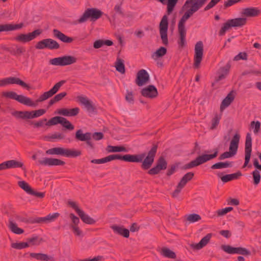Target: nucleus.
<instances>
[{
	"label": "nucleus",
	"mask_w": 261,
	"mask_h": 261,
	"mask_svg": "<svg viewBox=\"0 0 261 261\" xmlns=\"http://www.w3.org/2000/svg\"><path fill=\"white\" fill-rule=\"evenodd\" d=\"M62 117L56 116L51 118L48 122H46V125L48 126L55 125L57 124H60Z\"/></svg>",
	"instance_id": "obj_51"
},
{
	"label": "nucleus",
	"mask_w": 261,
	"mask_h": 261,
	"mask_svg": "<svg viewBox=\"0 0 261 261\" xmlns=\"http://www.w3.org/2000/svg\"><path fill=\"white\" fill-rule=\"evenodd\" d=\"M222 173H219L217 174V176L221 178L222 182L226 183L228 181L239 178V177L242 175V174L241 171H238L237 172L234 173L226 174L223 176H222Z\"/></svg>",
	"instance_id": "obj_24"
},
{
	"label": "nucleus",
	"mask_w": 261,
	"mask_h": 261,
	"mask_svg": "<svg viewBox=\"0 0 261 261\" xmlns=\"http://www.w3.org/2000/svg\"><path fill=\"white\" fill-rule=\"evenodd\" d=\"M75 138L76 140L80 141H85L87 140H91V133L87 132L85 134H83L82 129H78L75 133Z\"/></svg>",
	"instance_id": "obj_31"
},
{
	"label": "nucleus",
	"mask_w": 261,
	"mask_h": 261,
	"mask_svg": "<svg viewBox=\"0 0 261 261\" xmlns=\"http://www.w3.org/2000/svg\"><path fill=\"white\" fill-rule=\"evenodd\" d=\"M77 59L71 56H64L50 59L49 63L55 66H65L76 62Z\"/></svg>",
	"instance_id": "obj_7"
},
{
	"label": "nucleus",
	"mask_w": 261,
	"mask_h": 261,
	"mask_svg": "<svg viewBox=\"0 0 261 261\" xmlns=\"http://www.w3.org/2000/svg\"><path fill=\"white\" fill-rule=\"evenodd\" d=\"M221 118V115L216 114L214 117L211 121L212 125L210 129L212 130L215 129L217 128V126L219 124L220 120Z\"/></svg>",
	"instance_id": "obj_48"
},
{
	"label": "nucleus",
	"mask_w": 261,
	"mask_h": 261,
	"mask_svg": "<svg viewBox=\"0 0 261 261\" xmlns=\"http://www.w3.org/2000/svg\"><path fill=\"white\" fill-rule=\"evenodd\" d=\"M253 179V184L255 185H258L260 180V175L259 172L257 170H255L252 173Z\"/></svg>",
	"instance_id": "obj_54"
},
{
	"label": "nucleus",
	"mask_w": 261,
	"mask_h": 261,
	"mask_svg": "<svg viewBox=\"0 0 261 261\" xmlns=\"http://www.w3.org/2000/svg\"><path fill=\"white\" fill-rule=\"evenodd\" d=\"M23 27V23H20L16 24H0V32L4 31H10L16 30L22 28Z\"/></svg>",
	"instance_id": "obj_30"
},
{
	"label": "nucleus",
	"mask_w": 261,
	"mask_h": 261,
	"mask_svg": "<svg viewBox=\"0 0 261 261\" xmlns=\"http://www.w3.org/2000/svg\"><path fill=\"white\" fill-rule=\"evenodd\" d=\"M187 20L184 16H182L178 24V31H186L185 23Z\"/></svg>",
	"instance_id": "obj_57"
},
{
	"label": "nucleus",
	"mask_w": 261,
	"mask_h": 261,
	"mask_svg": "<svg viewBox=\"0 0 261 261\" xmlns=\"http://www.w3.org/2000/svg\"><path fill=\"white\" fill-rule=\"evenodd\" d=\"M212 233H207L205 237H204L198 243L196 244H194L192 245V247L194 249L196 250H199L202 248L203 247L206 246L207 244L210 241L211 238H212Z\"/></svg>",
	"instance_id": "obj_29"
},
{
	"label": "nucleus",
	"mask_w": 261,
	"mask_h": 261,
	"mask_svg": "<svg viewBox=\"0 0 261 261\" xmlns=\"http://www.w3.org/2000/svg\"><path fill=\"white\" fill-rule=\"evenodd\" d=\"M3 95L7 98L16 100L20 103L27 106L34 107L36 106V104L34 103L31 98L23 95H18L16 92L13 91L4 92Z\"/></svg>",
	"instance_id": "obj_6"
},
{
	"label": "nucleus",
	"mask_w": 261,
	"mask_h": 261,
	"mask_svg": "<svg viewBox=\"0 0 261 261\" xmlns=\"http://www.w3.org/2000/svg\"><path fill=\"white\" fill-rule=\"evenodd\" d=\"M103 13L101 10L97 8H88L77 20V22L79 23H82L86 22L89 19L91 21H95L102 16Z\"/></svg>",
	"instance_id": "obj_3"
},
{
	"label": "nucleus",
	"mask_w": 261,
	"mask_h": 261,
	"mask_svg": "<svg viewBox=\"0 0 261 261\" xmlns=\"http://www.w3.org/2000/svg\"><path fill=\"white\" fill-rule=\"evenodd\" d=\"M27 240L29 245L36 246L39 245L41 244V243L43 241L42 238H39L38 236H37L28 238Z\"/></svg>",
	"instance_id": "obj_44"
},
{
	"label": "nucleus",
	"mask_w": 261,
	"mask_h": 261,
	"mask_svg": "<svg viewBox=\"0 0 261 261\" xmlns=\"http://www.w3.org/2000/svg\"><path fill=\"white\" fill-rule=\"evenodd\" d=\"M222 249L225 252L229 254H238L244 256H249L251 255V252L245 248L239 247H233L230 245H222Z\"/></svg>",
	"instance_id": "obj_12"
},
{
	"label": "nucleus",
	"mask_w": 261,
	"mask_h": 261,
	"mask_svg": "<svg viewBox=\"0 0 261 261\" xmlns=\"http://www.w3.org/2000/svg\"><path fill=\"white\" fill-rule=\"evenodd\" d=\"M60 124L67 129L71 130L74 129V126L65 118L62 117Z\"/></svg>",
	"instance_id": "obj_53"
},
{
	"label": "nucleus",
	"mask_w": 261,
	"mask_h": 261,
	"mask_svg": "<svg viewBox=\"0 0 261 261\" xmlns=\"http://www.w3.org/2000/svg\"><path fill=\"white\" fill-rule=\"evenodd\" d=\"M17 84L27 90L30 89L28 84L18 77H9L0 80V87H4L8 84Z\"/></svg>",
	"instance_id": "obj_14"
},
{
	"label": "nucleus",
	"mask_w": 261,
	"mask_h": 261,
	"mask_svg": "<svg viewBox=\"0 0 261 261\" xmlns=\"http://www.w3.org/2000/svg\"><path fill=\"white\" fill-rule=\"evenodd\" d=\"M9 228L12 232L15 234H20L24 232V230L17 227L16 223L14 222L12 218L9 219Z\"/></svg>",
	"instance_id": "obj_33"
},
{
	"label": "nucleus",
	"mask_w": 261,
	"mask_h": 261,
	"mask_svg": "<svg viewBox=\"0 0 261 261\" xmlns=\"http://www.w3.org/2000/svg\"><path fill=\"white\" fill-rule=\"evenodd\" d=\"M78 215L81 218L83 222L86 224H94L96 222L95 220L86 214L83 210L78 214Z\"/></svg>",
	"instance_id": "obj_34"
},
{
	"label": "nucleus",
	"mask_w": 261,
	"mask_h": 261,
	"mask_svg": "<svg viewBox=\"0 0 261 261\" xmlns=\"http://www.w3.org/2000/svg\"><path fill=\"white\" fill-rule=\"evenodd\" d=\"M203 54V45L202 41H199L196 43L195 46V54L194 57V67L195 68L199 67L200 63L202 60Z\"/></svg>",
	"instance_id": "obj_11"
},
{
	"label": "nucleus",
	"mask_w": 261,
	"mask_h": 261,
	"mask_svg": "<svg viewBox=\"0 0 261 261\" xmlns=\"http://www.w3.org/2000/svg\"><path fill=\"white\" fill-rule=\"evenodd\" d=\"M115 67L116 70L120 73L122 74L125 73V66L122 59L119 58L117 59Z\"/></svg>",
	"instance_id": "obj_46"
},
{
	"label": "nucleus",
	"mask_w": 261,
	"mask_h": 261,
	"mask_svg": "<svg viewBox=\"0 0 261 261\" xmlns=\"http://www.w3.org/2000/svg\"><path fill=\"white\" fill-rule=\"evenodd\" d=\"M114 232L117 234L123 236L124 238H128L129 236V231L128 229L124 228L123 226H118L113 225L110 227Z\"/></svg>",
	"instance_id": "obj_25"
},
{
	"label": "nucleus",
	"mask_w": 261,
	"mask_h": 261,
	"mask_svg": "<svg viewBox=\"0 0 261 261\" xmlns=\"http://www.w3.org/2000/svg\"><path fill=\"white\" fill-rule=\"evenodd\" d=\"M30 246L28 242H19V243H13L11 244V247L13 248L16 249H22L23 248H27Z\"/></svg>",
	"instance_id": "obj_50"
},
{
	"label": "nucleus",
	"mask_w": 261,
	"mask_h": 261,
	"mask_svg": "<svg viewBox=\"0 0 261 261\" xmlns=\"http://www.w3.org/2000/svg\"><path fill=\"white\" fill-rule=\"evenodd\" d=\"M201 219L200 216L196 214H192L187 216V220L190 223H194L200 220Z\"/></svg>",
	"instance_id": "obj_52"
},
{
	"label": "nucleus",
	"mask_w": 261,
	"mask_h": 261,
	"mask_svg": "<svg viewBox=\"0 0 261 261\" xmlns=\"http://www.w3.org/2000/svg\"><path fill=\"white\" fill-rule=\"evenodd\" d=\"M167 49L165 47H160L152 54L151 57L154 60H156V59L162 57L165 55L167 53Z\"/></svg>",
	"instance_id": "obj_40"
},
{
	"label": "nucleus",
	"mask_w": 261,
	"mask_h": 261,
	"mask_svg": "<svg viewBox=\"0 0 261 261\" xmlns=\"http://www.w3.org/2000/svg\"><path fill=\"white\" fill-rule=\"evenodd\" d=\"M232 162L228 161H226L225 162H220L213 164L211 167V168L212 169H219L231 167L232 166Z\"/></svg>",
	"instance_id": "obj_38"
},
{
	"label": "nucleus",
	"mask_w": 261,
	"mask_h": 261,
	"mask_svg": "<svg viewBox=\"0 0 261 261\" xmlns=\"http://www.w3.org/2000/svg\"><path fill=\"white\" fill-rule=\"evenodd\" d=\"M240 139V135L236 133L230 141L229 150V151H226L222 153L219 156V160H223L225 159L229 158L234 155L237 152L239 147V143Z\"/></svg>",
	"instance_id": "obj_4"
},
{
	"label": "nucleus",
	"mask_w": 261,
	"mask_h": 261,
	"mask_svg": "<svg viewBox=\"0 0 261 261\" xmlns=\"http://www.w3.org/2000/svg\"><path fill=\"white\" fill-rule=\"evenodd\" d=\"M69 217L71 219L72 222L73 223V224L71 225L70 226H78V224L80 223L79 218L73 213L70 214Z\"/></svg>",
	"instance_id": "obj_63"
},
{
	"label": "nucleus",
	"mask_w": 261,
	"mask_h": 261,
	"mask_svg": "<svg viewBox=\"0 0 261 261\" xmlns=\"http://www.w3.org/2000/svg\"><path fill=\"white\" fill-rule=\"evenodd\" d=\"M65 148L63 147H55L47 150L45 152L46 154L60 155L64 156Z\"/></svg>",
	"instance_id": "obj_35"
},
{
	"label": "nucleus",
	"mask_w": 261,
	"mask_h": 261,
	"mask_svg": "<svg viewBox=\"0 0 261 261\" xmlns=\"http://www.w3.org/2000/svg\"><path fill=\"white\" fill-rule=\"evenodd\" d=\"M80 112V109L77 107L71 109L65 108L58 110V113L64 116H76Z\"/></svg>",
	"instance_id": "obj_27"
},
{
	"label": "nucleus",
	"mask_w": 261,
	"mask_h": 261,
	"mask_svg": "<svg viewBox=\"0 0 261 261\" xmlns=\"http://www.w3.org/2000/svg\"><path fill=\"white\" fill-rule=\"evenodd\" d=\"M149 80V75L147 71L141 69L137 74L135 83L138 86H142L147 83Z\"/></svg>",
	"instance_id": "obj_19"
},
{
	"label": "nucleus",
	"mask_w": 261,
	"mask_h": 261,
	"mask_svg": "<svg viewBox=\"0 0 261 261\" xmlns=\"http://www.w3.org/2000/svg\"><path fill=\"white\" fill-rule=\"evenodd\" d=\"M230 67V62H228V63H227L225 66L222 67L220 68V70L222 72V73L226 75L229 72Z\"/></svg>",
	"instance_id": "obj_64"
},
{
	"label": "nucleus",
	"mask_w": 261,
	"mask_h": 261,
	"mask_svg": "<svg viewBox=\"0 0 261 261\" xmlns=\"http://www.w3.org/2000/svg\"><path fill=\"white\" fill-rule=\"evenodd\" d=\"M23 164L21 162L14 160H9L0 164V171L6 170L7 169L16 168H21L24 170L25 168H23Z\"/></svg>",
	"instance_id": "obj_20"
},
{
	"label": "nucleus",
	"mask_w": 261,
	"mask_h": 261,
	"mask_svg": "<svg viewBox=\"0 0 261 261\" xmlns=\"http://www.w3.org/2000/svg\"><path fill=\"white\" fill-rule=\"evenodd\" d=\"M214 153L211 154H204L197 156L194 160L191 161L190 163L186 164L184 166V169H188L198 166L212 159L217 157L219 152L218 148L213 150Z\"/></svg>",
	"instance_id": "obj_2"
},
{
	"label": "nucleus",
	"mask_w": 261,
	"mask_h": 261,
	"mask_svg": "<svg viewBox=\"0 0 261 261\" xmlns=\"http://www.w3.org/2000/svg\"><path fill=\"white\" fill-rule=\"evenodd\" d=\"M247 54L245 52L240 53L238 55L236 56L233 59L234 61H238L240 60H246L247 59Z\"/></svg>",
	"instance_id": "obj_60"
},
{
	"label": "nucleus",
	"mask_w": 261,
	"mask_h": 261,
	"mask_svg": "<svg viewBox=\"0 0 261 261\" xmlns=\"http://www.w3.org/2000/svg\"><path fill=\"white\" fill-rule=\"evenodd\" d=\"M167 167V162L165 159L161 156L156 161V165L148 171V174L153 175L160 173L161 170H165Z\"/></svg>",
	"instance_id": "obj_16"
},
{
	"label": "nucleus",
	"mask_w": 261,
	"mask_h": 261,
	"mask_svg": "<svg viewBox=\"0 0 261 261\" xmlns=\"http://www.w3.org/2000/svg\"><path fill=\"white\" fill-rule=\"evenodd\" d=\"M233 210L232 207H227L224 208L219 209L217 211V215L218 216H221L226 214L227 213L230 212Z\"/></svg>",
	"instance_id": "obj_58"
},
{
	"label": "nucleus",
	"mask_w": 261,
	"mask_h": 261,
	"mask_svg": "<svg viewBox=\"0 0 261 261\" xmlns=\"http://www.w3.org/2000/svg\"><path fill=\"white\" fill-rule=\"evenodd\" d=\"M179 38L178 40V44L181 48L184 47L186 44V31H178Z\"/></svg>",
	"instance_id": "obj_42"
},
{
	"label": "nucleus",
	"mask_w": 261,
	"mask_h": 261,
	"mask_svg": "<svg viewBox=\"0 0 261 261\" xmlns=\"http://www.w3.org/2000/svg\"><path fill=\"white\" fill-rule=\"evenodd\" d=\"M178 0H169L168 3V12L170 13L173 11Z\"/></svg>",
	"instance_id": "obj_56"
},
{
	"label": "nucleus",
	"mask_w": 261,
	"mask_h": 261,
	"mask_svg": "<svg viewBox=\"0 0 261 261\" xmlns=\"http://www.w3.org/2000/svg\"><path fill=\"white\" fill-rule=\"evenodd\" d=\"M260 11L256 7H248L242 10L241 14L243 16L254 17L258 16Z\"/></svg>",
	"instance_id": "obj_23"
},
{
	"label": "nucleus",
	"mask_w": 261,
	"mask_h": 261,
	"mask_svg": "<svg viewBox=\"0 0 261 261\" xmlns=\"http://www.w3.org/2000/svg\"><path fill=\"white\" fill-rule=\"evenodd\" d=\"M53 32L54 36L55 38L64 43H69L74 40L73 38L66 36L57 29H54Z\"/></svg>",
	"instance_id": "obj_26"
},
{
	"label": "nucleus",
	"mask_w": 261,
	"mask_h": 261,
	"mask_svg": "<svg viewBox=\"0 0 261 261\" xmlns=\"http://www.w3.org/2000/svg\"><path fill=\"white\" fill-rule=\"evenodd\" d=\"M161 254L163 256L169 258H175L176 257L174 252L165 247L162 249Z\"/></svg>",
	"instance_id": "obj_41"
},
{
	"label": "nucleus",
	"mask_w": 261,
	"mask_h": 261,
	"mask_svg": "<svg viewBox=\"0 0 261 261\" xmlns=\"http://www.w3.org/2000/svg\"><path fill=\"white\" fill-rule=\"evenodd\" d=\"M234 96L232 92H230L222 100L220 105V111H222L226 107H228L234 100Z\"/></svg>",
	"instance_id": "obj_32"
},
{
	"label": "nucleus",
	"mask_w": 261,
	"mask_h": 261,
	"mask_svg": "<svg viewBox=\"0 0 261 261\" xmlns=\"http://www.w3.org/2000/svg\"><path fill=\"white\" fill-rule=\"evenodd\" d=\"M65 80H62L56 83L53 87L47 92H45L41 95L37 100V102H41L51 97L55 94L60 89V88L65 83Z\"/></svg>",
	"instance_id": "obj_13"
},
{
	"label": "nucleus",
	"mask_w": 261,
	"mask_h": 261,
	"mask_svg": "<svg viewBox=\"0 0 261 261\" xmlns=\"http://www.w3.org/2000/svg\"><path fill=\"white\" fill-rule=\"evenodd\" d=\"M107 150L108 152H126L127 151L126 148L123 146H111L108 145L107 148Z\"/></svg>",
	"instance_id": "obj_45"
},
{
	"label": "nucleus",
	"mask_w": 261,
	"mask_h": 261,
	"mask_svg": "<svg viewBox=\"0 0 261 261\" xmlns=\"http://www.w3.org/2000/svg\"><path fill=\"white\" fill-rule=\"evenodd\" d=\"M113 44V41L110 40H97L93 43V47L95 49H98L104 45L107 46H111Z\"/></svg>",
	"instance_id": "obj_37"
},
{
	"label": "nucleus",
	"mask_w": 261,
	"mask_h": 261,
	"mask_svg": "<svg viewBox=\"0 0 261 261\" xmlns=\"http://www.w3.org/2000/svg\"><path fill=\"white\" fill-rule=\"evenodd\" d=\"M25 51V49L24 47L20 46L18 47L16 46V49H12L10 50V52L11 54L13 55H20L21 54L24 53Z\"/></svg>",
	"instance_id": "obj_55"
},
{
	"label": "nucleus",
	"mask_w": 261,
	"mask_h": 261,
	"mask_svg": "<svg viewBox=\"0 0 261 261\" xmlns=\"http://www.w3.org/2000/svg\"><path fill=\"white\" fill-rule=\"evenodd\" d=\"M168 16L167 15H164L159 24V31L162 43L165 45L168 44Z\"/></svg>",
	"instance_id": "obj_8"
},
{
	"label": "nucleus",
	"mask_w": 261,
	"mask_h": 261,
	"mask_svg": "<svg viewBox=\"0 0 261 261\" xmlns=\"http://www.w3.org/2000/svg\"><path fill=\"white\" fill-rule=\"evenodd\" d=\"M245 146V162L243 167L245 168L248 166L249 168H250L251 165H248V164L252 152V138L251 134L249 133L246 135Z\"/></svg>",
	"instance_id": "obj_10"
},
{
	"label": "nucleus",
	"mask_w": 261,
	"mask_h": 261,
	"mask_svg": "<svg viewBox=\"0 0 261 261\" xmlns=\"http://www.w3.org/2000/svg\"><path fill=\"white\" fill-rule=\"evenodd\" d=\"M125 99L126 100L132 104H133L134 102V98L133 92L131 91H129L128 90L126 91V94L125 95Z\"/></svg>",
	"instance_id": "obj_59"
},
{
	"label": "nucleus",
	"mask_w": 261,
	"mask_h": 261,
	"mask_svg": "<svg viewBox=\"0 0 261 261\" xmlns=\"http://www.w3.org/2000/svg\"><path fill=\"white\" fill-rule=\"evenodd\" d=\"M81 154L80 150L65 148L64 156L67 158H76L81 155Z\"/></svg>",
	"instance_id": "obj_36"
},
{
	"label": "nucleus",
	"mask_w": 261,
	"mask_h": 261,
	"mask_svg": "<svg viewBox=\"0 0 261 261\" xmlns=\"http://www.w3.org/2000/svg\"><path fill=\"white\" fill-rule=\"evenodd\" d=\"M38 163L40 165L44 166H63L65 164V162L58 159L45 158L43 160H39Z\"/></svg>",
	"instance_id": "obj_21"
},
{
	"label": "nucleus",
	"mask_w": 261,
	"mask_h": 261,
	"mask_svg": "<svg viewBox=\"0 0 261 261\" xmlns=\"http://www.w3.org/2000/svg\"><path fill=\"white\" fill-rule=\"evenodd\" d=\"M41 33L42 30L37 29L27 34H20L17 36L14 39L18 42L26 43L34 39L37 36L40 35Z\"/></svg>",
	"instance_id": "obj_15"
},
{
	"label": "nucleus",
	"mask_w": 261,
	"mask_h": 261,
	"mask_svg": "<svg viewBox=\"0 0 261 261\" xmlns=\"http://www.w3.org/2000/svg\"><path fill=\"white\" fill-rule=\"evenodd\" d=\"M251 126L254 128V133L255 134L257 133L259 129H260V123L259 121H252L251 122Z\"/></svg>",
	"instance_id": "obj_61"
},
{
	"label": "nucleus",
	"mask_w": 261,
	"mask_h": 261,
	"mask_svg": "<svg viewBox=\"0 0 261 261\" xmlns=\"http://www.w3.org/2000/svg\"><path fill=\"white\" fill-rule=\"evenodd\" d=\"M60 214L59 213L49 214L44 217H36L30 220L31 223H48L55 221Z\"/></svg>",
	"instance_id": "obj_17"
},
{
	"label": "nucleus",
	"mask_w": 261,
	"mask_h": 261,
	"mask_svg": "<svg viewBox=\"0 0 261 261\" xmlns=\"http://www.w3.org/2000/svg\"><path fill=\"white\" fill-rule=\"evenodd\" d=\"M46 112V110L44 109H39L35 111H32L30 112V118L33 119L34 118H37L43 115Z\"/></svg>",
	"instance_id": "obj_49"
},
{
	"label": "nucleus",
	"mask_w": 261,
	"mask_h": 261,
	"mask_svg": "<svg viewBox=\"0 0 261 261\" xmlns=\"http://www.w3.org/2000/svg\"><path fill=\"white\" fill-rule=\"evenodd\" d=\"M30 256L37 260L41 261H55L53 256L48 255L46 254L41 253H30Z\"/></svg>",
	"instance_id": "obj_28"
},
{
	"label": "nucleus",
	"mask_w": 261,
	"mask_h": 261,
	"mask_svg": "<svg viewBox=\"0 0 261 261\" xmlns=\"http://www.w3.org/2000/svg\"><path fill=\"white\" fill-rule=\"evenodd\" d=\"M12 115L17 118L30 119V111H16L12 113Z\"/></svg>",
	"instance_id": "obj_43"
},
{
	"label": "nucleus",
	"mask_w": 261,
	"mask_h": 261,
	"mask_svg": "<svg viewBox=\"0 0 261 261\" xmlns=\"http://www.w3.org/2000/svg\"><path fill=\"white\" fill-rule=\"evenodd\" d=\"M158 147V146L157 144H153L151 149L148 152L147 156L145 158L143 161V160L145 156V153H144L139 154H111L108 156V159H109V162L115 160H120L127 162H142L141 168L144 170H148L150 168L154 162V159L157 152Z\"/></svg>",
	"instance_id": "obj_1"
},
{
	"label": "nucleus",
	"mask_w": 261,
	"mask_h": 261,
	"mask_svg": "<svg viewBox=\"0 0 261 261\" xmlns=\"http://www.w3.org/2000/svg\"><path fill=\"white\" fill-rule=\"evenodd\" d=\"M18 185L28 194L32 189L28 182L23 180L19 181Z\"/></svg>",
	"instance_id": "obj_47"
},
{
	"label": "nucleus",
	"mask_w": 261,
	"mask_h": 261,
	"mask_svg": "<svg viewBox=\"0 0 261 261\" xmlns=\"http://www.w3.org/2000/svg\"><path fill=\"white\" fill-rule=\"evenodd\" d=\"M35 47L38 49L48 48L49 49H58L60 48L59 44L55 40L47 38L43 39L37 43Z\"/></svg>",
	"instance_id": "obj_9"
},
{
	"label": "nucleus",
	"mask_w": 261,
	"mask_h": 261,
	"mask_svg": "<svg viewBox=\"0 0 261 261\" xmlns=\"http://www.w3.org/2000/svg\"><path fill=\"white\" fill-rule=\"evenodd\" d=\"M122 3L116 4L114 7V10L117 13L124 16V14L122 11Z\"/></svg>",
	"instance_id": "obj_62"
},
{
	"label": "nucleus",
	"mask_w": 261,
	"mask_h": 261,
	"mask_svg": "<svg viewBox=\"0 0 261 261\" xmlns=\"http://www.w3.org/2000/svg\"><path fill=\"white\" fill-rule=\"evenodd\" d=\"M194 176V173L192 172H189L186 173L180 179L179 182L178 183L179 184V186H182L183 187H184L187 183L190 181L193 177Z\"/></svg>",
	"instance_id": "obj_39"
},
{
	"label": "nucleus",
	"mask_w": 261,
	"mask_h": 261,
	"mask_svg": "<svg viewBox=\"0 0 261 261\" xmlns=\"http://www.w3.org/2000/svg\"><path fill=\"white\" fill-rule=\"evenodd\" d=\"M141 94L145 97L153 99L158 96V92L154 86L149 85L141 90Z\"/></svg>",
	"instance_id": "obj_18"
},
{
	"label": "nucleus",
	"mask_w": 261,
	"mask_h": 261,
	"mask_svg": "<svg viewBox=\"0 0 261 261\" xmlns=\"http://www.w3.org/2000/svg\"><path fill=\"white\" fill-rule=\"evenodd\" d=\"M77 98L81 103L84 105L88 112L93 113L96 111V108L93 105L92 102L89 100L87 97L83 96H79Z\"/></svg>",
	"instance_id": "obj_22"
},
{
	"label": "nucleus",
	"mask_w": 261,
	"mask_h": 261,
	"mask_svg": "<svg viewBox=\"0 0 261 261\" xmlns=\"http://www.w3.org/2000/svg\"><path fill=\"white\" fill-rule=\"evenodd\" d=\"M246 23L247 19L244 17L228 19L226 22L223 24V26L220 29L219 35H224L226 31L231 27H242L245 25Z\"/></svg>",
	"instance_id": "obj_5"
}]
</instances>
